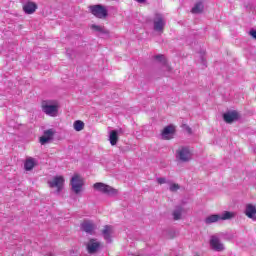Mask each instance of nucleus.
Masks as SVG:
<instances>
[{"label":"nucleus","instance_id":"18","mask_svg":"<svg viewBox=\"0 0 256 256\" xmlns=\"http://www.w3.org/2000/svg\"><path fill=\"white\" fill-rule=\"evenodd\" d=\"M37 165V160L33 157H27L24 162L25 171H33L35 166Z\"/></svg>","mask_w":256,"mask_h":256},{"label":"nucleus","instance_id":"5","mask_svg":"<svg viewBox=\"0 0 256 256\" xmlns=\"http://www.w3.org/2000/svg\"><path fill=\"white\" fill-rule=\"evenodd\" d=\"M93 188L95 191H98L99 193H103L104 195H108V197H115L117 195L118 191L117 189L101 182H97L93 185Z\"/></svg>","mask_w":256,"mask_h":256},{"label":"nucleus","instance_id":"17","mask_svg":"<svg viewBox=\"0 0 256 256\" xmlns=\"http://www.w3.org/2000/svg\"><path fill=\"white\" fill-rule=\"evenodd\" d=\"M102 233L105 241L111 243V239L113 238V233H115V229L112 226H105Z\"/></svg>","mask_w":256,"mask_h":256},{"label":"nucleus","instance_id":"1","mask_svg":"<svg viewBox=\"0 0 256 256\" xmlns=\"http://www.w3.org/2000/svg\"><path fill=\"white\" fill-rule=\"evenodd\" d=\"M237 213L231 211H224L221 214H212L205 218L206 225H211V223H217L219 221H229L235 219Z\"/></svg>","mask_w":256,"mask_h":256},{"label":"nucleus","instance_id":"20","mask_svg":"<svg viewBox=\"0 0 256 256\" xmlns=\"http://www.w3.org/2000/svg\"><path fill=\"white\" fill-rule=\"evenodd\" d=\"M90 29H92V31H96V33H101V35H109V31L100 25L92 24Z\"/></svg>","mask_w":256,"mask_h":256},{"label":"nucleus","instance_id":"16","mask_svg":"<svg viewBox=\"0 0 256 256\" xmlns=\"http://www.w3.org/2000/svg\"><path fill=\"white\" fill-rule=\"evenodd\" d=\"M99 247H101V243L96 239H91L87 244L88 253H96V251H99Z\"/></svg>","mask_w":256,"mask_h":256},{"label":"nucleus","instance_id":"11","mask_svg":"<svg viewBox=\"0 0 256 256\" xmlns=\"http://www.w3.org/2000/svg\"><path fill=\"white\" fill-rule=\"evenodd\" d=\"M184 213H187V208L184 206H177L172 213L174 221L181 220Z\"/></svg>","mask_w":256,"mask_h":256},{"label":"nucleus","instance_id":"2","mask_svg":"<svg viewBox=\"0 0 256 256\" xmlns=\"http://www.w3.org/2000/svg\"><path fill=\"white\" fill-rule=\"evenodd\" d=\"M42 111L49 117H57V115H59V102H57V100L43 101Z\"/></svg>","mask_w":256,"mask_h":256},{"label":"nucleus","instance_id":"14","mask_svg":"<svg viewBox=\"0 0 256 256\" xmlns=\"http://www.w3.org/2000/svg\"><path fill=\"white\" fill-rule=\"evenodd\" d=\"M175 135V126L169 125L165 127L162 131V139H173Z\"/></svg>","mask_w":256,"mask_h":256},{"label":"nucleus","instance_id":"13","mask_svg":"<svg viewBox=\"0 0 256 256\" xmlns=\"http://www.w3.org/2000/svg\"><path fill=\"white\" fill-rule=\"evenodd\" d=\"M53 135H55V130L54 129H48L44 131V135L40 137V143L41 145H45V143H49L51 139H53Z\"/></svg>","mask_w":256,"mask_h":256},{"label":"nucleus","instance_id":"23","mask_svg":"<svg viewBox=\"0 0 256 256\" xmlns=\"http://www.w3.org/2000/svg\"><path fill=\"white\" fill-rule=\"evenodd\" d=\"M73 127L76 131H83V129H85V123L81 120H76L74 123H73Z\"/></svg>","mask_w":256,"mask_h":256},{"label":"nucleus","instance_id":"7","mask_svg":"<svg viewBox=\"0 0 256 256\" xmlns=\"http://www.w3.org/2000/svg\"><path fill=\"white\" fill-rule=\"evenodd\" d=\"M92 15L98 19H105L107 17V8L102 5H94L89 7Z\"/></svg>","mask_w":256,"mask_h":256},{"label":"nucleus","instance_id":"22","mask_svg":"<svg viewBox=\"0 0 256 256\" xmlns=\"http://www.w3.org/2000/svg\"><path fill=\"white\" fill-rule=\"evenodd\" d=\"M109 141L111 145H117V141H119V136L115 130H112L109 135Z\"/></svg>","mask_w":256,"mask_h":256},{"label":"nucleus","instance_id":"9","mask_svg":"<svg viewBox=\"0 0 256 256\" xmlns=\"http://www.w3.org/2000/svg\"><path fill=\"white\" fill-rule=\"evenodd\" d=\"M165 27V18L162 14H156L154 18V30L158 33H163Z\"/></svg>","mask_w":256,"mask_h":256},{"label":"nucleus","instance_id":"3","mask_svg":"<svg viewBox=\"0 0 256 256\" xmlns=\"http://www.w3.org/2000/svg\"><path fill=\"white\" fill-rule=\"evenodd\" d=\"M48 186L53 189L54 193L59 195L63 191V187H65V177L61 175L53 176L48 180Z\"/></svg>","mask_w":256,"mask_h":256},{"label":"nucleus","instance_id":"6","mask_svg":"<svg viewBox=\"0 0 256 256\" xmlns=\"http://www.w3.org/2000/svg\"><path fill=\"white\" fill-rule=\"evenodd\" d=\"M176 157L183 162L191 161V159L193 158V148L181 147L177 150Z\"/></svg>","mask_w":256,"mask_h":256},{"label":"nucleus","instance_id":"27","mask_svg":"<svg viewBox=\"0 0 256 256\" xmlns=\"http://www.w3.org/2000/svg\"><path fill=\"white\" fill-rule=\"evenodd\" d=\"M249 35H251L256 41V30L255 29L250 30Z\"/></svg>","mask_w":256,"mask_h":256},{"label":"nucleus","instance_id":"26","mask_svg":"<svg viewBox=\"0 0 256 256\" xmlns=\"http://www.w3.org/2000/svg\"><path fill=\"white\" fill-rule=\"evenodd\" d=\"M168 185H169L170 191H179V184H175L170 181Z\"/></svg>","mask_w":256,"mask_h":256},{"label":"nucleus","instance_id":"12","mask_svg":"<svg viewBox=\"0 0 256 256\" xmlns=\"http://www.w3.org/2000/svg\"><path fill=\"white\" fill-rule=\"evenodd\" d=\"M223 119L226 123H233L239 119V113L237 111H229L224 113Z\"/></svg>","mask_w":256,"mask_h":256},{"label":"nucleus","instance_id":"10","mask_svg":"<svg viewBox=\"0 0 256 256\" xmlns=\"http://www.w3.org/2000/svg\"><path fill=\"white\" fill-rule=\"evenodd\" d=\"M244 214L246 217H248V219L256 221V204L247 203L245 205Z\"/></svg>","mask_w":256,"mask_h":256},{"label":"nucleus","instance_id":"28","mask_svg":"<svg viewBox=\"0 0 256 256\" xmlns=\"http://www.w3.org/2000/svg\"><path fill=\"white\" fill-rule=\"evenodd\" d=\"M200 57H201V62L205 63V57H203V54H200Z\"/></svg>","mask_w":256,"mask_h":256},{"label":"nucleus","instance_id":"21","mask_svg":"<svg viewBox=\"0 0 256 256\" xmlns=\"http://www.w3.org/2000/svg\"><path fill=\"white\" fill-rule=\"evenodd\" d=\"M156 61H159L163 65V69H166V71H171V67L167 63V59L163 55H157L155 56Z\"/></svg>","mask_w":256,"mask_h":256},{"label":"nucleus","instance_id":"29","mask_svg":"<svg viewBox=\"0 0 256 256\" xmlns=\"http://www.w3.org/2000/svg\"><path fill=\"white\" fill-rule=\"evenodd\" d=\"M193 256H201L199 253H195Z\"/></svg>","mask_w":256,"mask_h":256},{"label":"nucleus","instance_id":"8","mask_svg":"<svg viewBox=\"0 0 256 256\" xmlns=\"http://www.w3.org/2000/svg\"><path fill=\"white\" fill-rule=\"evenodd\" d=\"M210 247L213 251H225V244L221 242L217 235L211 236L210 238Z\"/></svg>","mask_w":256,"mask_h":256},{"label":"nucleus","instance_id":"4","mask_svg":"<svg viewBox=\"0 0 256 256\" xmlns=\"http://www.w3.org/2000/svg\"><path fill=\"white\" fill-rule=\"evenodd\" d=\"M70 185H71L72 191L76 195H79V193L83 191V185H85V179H83L82 176L79 174H74L70 180Z\"/></svg>","mask_w":256,"mask_h":256},{"label":"nucleus","instance_id":"19","mask_svg":"<svg viewBox=\"0 0 256 256\" xmlns=\"http://www.w3.org/2000/svg\"><path fill=\"white\" fill-rule=\"evenodd\" d=\"M36 10L37 4H35V2H27L26 4L23 5V11L28 15L35 13Z\"/></svg>","mask_w":256,"mask_h":256},{"label":"nucleus","instance_id":"24","mask_svg":"<svg viewBox=\"0 0 256 256\" xmlns=\"http://www.w3.org/2000/svg\"><path fill=\"white\" fill-rule=\"evenodd\" d=\"M203 11V3L198 1L192 8V13H201Z\"/></svg>","mask_w":256,"mask_h":256},{"label":"nucleus","instance_id":"15","mask_svg":"<svg viewBox=\"0 0 256 256\" xmlns=\"http://www.w3.org/2000/svg\"><path fill=\"white\" fill-rule=\"evenodd\" d=\"M82 231H85V233H89L90 235H93V231H95V224H93L92 221L85 220L81 224Z\"/></svg>","mask_w":256,"mask_h":256},{"label":"nucleus","instance_id":"25","mask_svg":"<svg viewBox=\"0 0 256 256\" xmlns=\"http://www.w3.org/2000/svg\"><path fill=\"white\" fill-rule=\"evenodd\" d=\"M157 183L159 185H169V183H171V180H167L166 178H157Z\"/></svg>","mask_w":256,"mask_h":256}]
</instances>
